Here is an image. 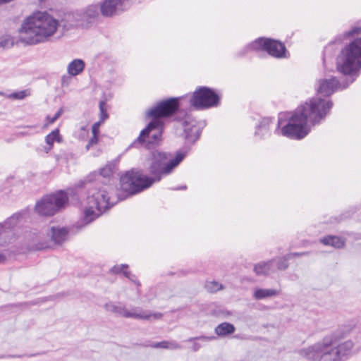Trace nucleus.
I'll list each match as a JSON object with an SVG mask.
<instances>
[{
  "label": "nucleus",
  "instance_id": "nucleus-1",
  "mask_svg": "<svg viewBox=\"0 0 361 361\" xmlns=\"http://www.w3.org/2000/svg\"><path fill=\"white\" fill-rule=\"evenodd\" d=\"M332 106L333 103L329 99L313 97L293 113L279 114L275 133L292 139H302L310 130L307 122L312 126L319 123L329 114Z\"/></svg>",
  "mask_w": 361,
  "mask_h": 361
},
{
  "label": "nucleus",
  "instance_id": "nucleus-2",
  "mask_svg": "<svg viewBox=\"0 0 361 361\" xmlns=\"http://www.w3.org/2000/svg\"><path fill=\"white\" fill-rule=\"evenodd\" d=\"M80 25L78 13H67L59 21L47 11H37L26 18L19 30L20 40L33 45L49 40L58 29L66 31Z\"/></svg>",
  "mask_w": 361,
  "mask_h": 361
},
{
  "label": "nucleus",
  "instance_id": "nucleus-3",
  "mask_svg": "<svg viewBox=\"0 0 361 361\" xmlns=\"http://www.w3.org/2000/svg\"><path fill=\"white\" fill-rule=\"evenodd\" d=\"M185 157V153L178 152L174 158L169 159L167 154L154 151L151 155L149 172L154 176L149 178L140 171L132 170L121 177V188L129 195H133L150 187L159 181L162 176L170 174Z\"/></svg>",
  "mask_w": 361,
  "mask_h": 361
},
{
  "label": "nucleus",
  "instance_id": "nucleus-4",
  "mask_svg": "<svg viewBox=\"0 0 361 361\" xmlns=\"http://www.w3.org/2000/svg\"><path fill=\"white\" fill-rule=\"evenodd\" d=\"M178 107L177 98L169 99L159 103L149 110L147 115L152 118L151 122L143 129L139 136L130 144V147H144L150 149L161 141L164 123L162 118L173 114Z\"/></svg>",
  "mask_w": 361,
  "mask_h": 361
},
{
  "label": "nucleus",
  "instance_id": "nucleus-5",
  "mask_svg": "<svg viewBox=\"0 0 361 361\" xmlns=\"http://www.w3.org/2000/svg\"><path fill=\"white\" fill-rule=\"evenodd\" d=\"M361 32L360 27H355L346 33L348 37L356 38L345 46L336 59V69L340 73L349 76L353 82L358 76L361 68Z\"/></svg>",
  "mask_w": 361,
  "mask_h": 361
},
{
  "label": "nucleus",
  "instance_id": "nucleus-6",
  "mask_svg": "<svg viewBox=\"0 0 361 361\" xmlns=\"http://www.w3.org/2000/svg\"><path fill=\"white\" fill-rule=\"evenodd\" d=\"M87 196V204L89 207L85 210L84 221L85 224L92 222L94 219L99 216L109 207H112L116 201L109 196V186L104 185L102 187L91 188Z\"/></svg>",
  "mask_w": 361,
  "mask_h": 361
},
{
  "label": "nucleus",
  "instance_id": "nucleus-7",
  "mask_svg": "<svg viewBox=\"0 0 361 361\" xmlns=\"http://www.w3.org/2000/svg\"><path fill=\"white\" fill-rule=\"evenodd\" d=\"M334 341L335 338L333 335L326 336L322 343H317L307 348L302 349L300 354L308 360L338 361L341 357L339 349L333 346Z\"/></svg>",
  "mask_w": 361,
  "mask_h": 361
},
{
  "label": "nucleus",
  "instance_id": "nucleus-8",
  "mask_svg": "<svg viewBox=\"0 0 361 361\" xmlns=\"http://www.w3.org/2000/svg\"><path fill=\"white\" fill-rule=\"evenodd\" d=\"M68 233L66 227H49L44 233H39L32 238V248L39 250L61 245L68 240Z\"/></svg>",
  "mask_w": 361,
  "mask_h": 361
},
{
  "label": "nucleus",
  "instance_id": "nucleus-9",
  "mask_svg": "<svg viewBox=\"0 0 361 361\" xmlns=\"http://www.w3.org/2000/svg\"><path fill=\"white\" fill-rule=\"evenodd\" d=\"M70 190H60L43 197L35 205V211L40 216H53L68 204Z\"/></svg>",
  "mask_w": 361,
  "mask_h": 361
},
{
  "label": "nucleus",
  "instance_id": "nucleus-10",
  "mask_svg": "<svg viewBox=\"0 0 361 361\" xmlns=\"http://www.w3.org/2000/svg\"><path fill=\"white\" fill-rule=\"evenodd\" d=\"M106 311L116 314L125 318H132L139 320L153 321L160 319L163 314L160 312H152L145 310L140 307H133L128 309L125 305L107 302L104 305Z\"/></svg>",
  "mask_w": 361,
  "mask_h": 361
},
{
  "label": "nucleus",
  "instance_id": "nucleus-11",
  "mask_svg": "<svg viewBox=\"0 0 361 361\" xmlns=\"http://www.w3.org/2000/svg\"><path fill=\"white\" fill-rule=\"evenodd\" d=\"M265 50L268 54L276 58L286 57V49L280 42L267 38H258L247 45L243 50L242 55L249 51Z\"/></svg>",
  "mask_w": 361,
  "mask_h": 361
},
{
  "label": "nucleus",
  "instance_id": "nucleus-12",
  "mask_svg": "<svg viewBox=\"0 0 361 361\" xmlns=\"http://www.w3.org/2000/svg\"><path fill=\"white\" fill-rule=\"evenodd\" d=\"M219 100V96L214 90L207 87H200L193 92L190 103L196 109H205L217 106Z\"/></svg>",
  "mask_w": 361,
  "mask_h": 361
},
{
  "label": "nucleus",
  "instance_id": "nucleus-13",
  "mask_svg": "<svg viewBox=\"0 0 361 361\" xmlns=\"http://www.w3.org/2000/svg\"><path fill=\"white\" fill-rule=\"evenodd\" d=\"M130 0H103L100 3V12L104 17L112 18L128 10Z\"/></svg>",
  "mask_w": 361,
  "mask_h": 361
},
{
  "label": "nucleus",
  "instance_id": "nucleus-14",
  "mask_svg": "<svg viewBox=\"0 0 361 361\" xmlns=\"http://www.w3.org/2000/svg\"><path fill=\"white\" fill-rule=\"evenodd\" d=\"M185 137L190 142H195L201 134V130L204 126L202 121H197L191 117H186L183 123Z\"/></svg>",
  "mask_w": 361,
  "mask_h": 361
},
{
  "label": "nucleus",
  "instance_id": "nucleus-15",
  "mask_svg": "<svg viewBox=\"0 0 361 361\" xmlns=\"http://www.w3.org/2000/svg\"><path fill=\"white\" fill-rule=\"evenodd\" d=\"M346 85H342L335 77L321 79L318 81L317 91L324 96H330L341 88H345Z\"/></svg>",
  "mask_w": 361,
  "mask_h": 361
},
{
  "label": "nucleus",
  "instance_id": "nucleus-16",
  "mask_svg": "<svg viewBox=\"0 0 361 361\" xmlns=\"http://www.w3.org/2000/svg\"><path fill=\"white\" fill-rule=\"evenodd\" d=\"M100 4H91L85 9L78 13L80 21V25L90 23L97 20L100 15Z\"/></svg>",
  "mask_w": 361,
  "mask_h": 361
},
{
  "label": "nucleus",
  "instance_id": "nucleus-17",
  "mask_svg": "<svg viewBox=\"0 0 361 361\" xmlns=\"http://www.w3.org/2000/svg\"><path fill=\"white\" fill-rule=\"evenodd\" d=\"M253 270L258 276H268L276 271L274 260L260 262L254 266Z\"/></svg>",
  "mask_w": 361,
  "mask_h": 361
},
{
  "label": "nucleus",
  "instance_id": "nucleus-18",
  "mask_svg": "<svg viewBox=\"0 0 361 361\" xmlns=\"http://www.w3.org/2000/svg\"><path fill=\"white\" fill-rule=\"evenodd\" d=\"M85 66V62L82 59H74L68 65V73L70 75L76 76L83 71Z\"/></svg>",
  "mask_w": 361,
  "mask_h": 361
},
{
  "label": "nucleus",
  "instance_id": "nucleus-19",
  "mask_svg": "<svg viewBox=\"0 0 361 361\" xmlns=\"http://www.w3.org/2000/svg\"><path fill=\"white\" fill-rule=\"evenodd\" d=\"M272 123L270 118H264L261 120L259 124L257 126L255 135L259 137H264L269 133V127Z\"/></svg>",
  "mask_w": 361,
  "mask_h": 361
},
{
  "label": "nucleus",
  "instance_id": "nucleus-20",
  "mask_svg": "<svg viewBox=\"0 0 361 361\" xmlns=\"http://www.w3.org/2000/svg\"><path fill=\"white\" fill-rule=\"evenodd\" d=\"M320 242L324 245L331 246L334 248H341L344 246L345 241L336 235H328L320 239Z\"/></svg>",
  "mask_w": 361,
  "mask_h": 361
},
{
  "label": "nucleus",
  "instance_id": "nucleus-21",
  "mask_svg": "<svg viewBox=\"0 0 361 361\" xmlns=\"http://www.w3.org/2000/svg\"><path fill=\"white\" fill-rule=\"evenodd\" d=\"M215 333L219 336H225L235 332V326L228 322H223L215 328Z\"/></svg>",
  "mask_w": 361,
  "mask_h": 361
},
{
  "label": "nucleus",
  "instance_id": "nucleus-22",
  "mask_svg": "<svg viewBox=\"0 0 361 361\" xmlns=\"http://www.w3.org/2000/svg\"><path fill=\"white\" fill-rule=\"evenodd\" d=\"M105 102H99V110H100V121L96 122L92 128V135H98L99 133V127L101 124L108 118V114L104 108Z\"/></svg>",
  "mask_w": 361,
  "mask_h": 361
},
{
  "label": "nucleus",
  "instance_id": "nucleus-23",
  "mask_svg": "<svg viewBox=\"0 0 361 361\" xmlns=\"http://www.w3.org/2000/svg\"><path fill=\"white\" fill-rule=\"evenodd\" d=\"M279 292L274 289L258 288L254 292V298L257 300H262L267 298L276 296Z\"/></svg>",
  "mask_w": 361,
  "mask_h": 361
},
{
  "label": "nucleus",
  "instance_id": "nucleus-24",
  "mask_svg": "<svg viewBox=\"0 0 361 361\" xmlns=\"http://www.w3.org/2000/svg\"><path fill=\"white\" fill-rule=\"evenodd\" d=\"M214 339H215L214 336H199V337L190 338L187 340V341L192 343L191 349L194 352H195V351H197L202 347V344L200 343V341L206 343V342L211 341Z\"/></svg>",
  "mask_w": 361,
  "mask_h": 361
},
{
  "label": "nucleus",
  "instance_id": "nucleus-25",
  "mask_svg": "<svg viewBox=\"0 0 361 361\" xmlns=\"http://www.w3.org/2000/svg\"><path fill=\"white\" fill-rule=\"evenodd\" d=\"M19 216L18 214H13L3 223L0 224V231L1 233L6 232L7 230H10L16 226L19 221Z\"/></svg>",
  "mask_w": 361,
  "mask_h": 361
},
{
  "label": "nucleus",
  "instance_id": "nucleus-26",
  "mask_svg": "<svg viewBox=\"0 0 361 361\" xmlns=\"http://www.w3.org/2000/svg\"><path fill=\"white\" fill-rule=\"evenodd\" d=\"M45 142L49 145L48 148H46V152H49V150L51 149L53 144L54 142H61V137L59 135V130L56 129L51 132L45 137Z\"/></svg>",
  "mask_w": 361,
  "mask_h": 361
},
{
  "label": "nucleus",
  "instance_id": "nucleus-27",
  "mask_svg": "<svg viewBox=\"0 0 361 361\" xmlns=\"http://www.w3.org/2000/svg\"><path fill=\"white\" fill-rule=\"evenodd\" d=\"M152 347L154 348H164L169 350H176L181 348V346L175 341H163L153 343Z\"/></svg>",
  "mask_w": 361,
  "mask_h": 361
},
{
  "label": "nucleus",
  "instance_id": "nucleus-28",
  "mask_svg": "<svg viewBox=\"0 0 361 361\" xmlns=\"http://www.w3.org/2000/svg\"><path fill=\"white\" fill-rule=\"evenodd\" d=\"M30 95L29 90H21L5 95V97L11 99L21 100Z\"/></svg>",
  "mask_w": 361,
  "mask_h": 361
},
{
  "label": "nucleus",
  "instance_id": "nucleus-29",
  "mask_svg": "<svg viewBox=\"0 0 361 361\" xmlns=\"http://www.w3.org/2000/svg\"><path fill=\"white\" fill-rule=\"evenodd\" d=\"M289 258H288V256H285L282 258L279 259H274V267L276 268V270H285L288 267V260Z\"/></svg>",
  "mask_w": 361,
  "mask_h": 361
},
{
  "label": "nucleus",
  "instance_id": "nucleus-30",
  "mask_svg": "<svg viewBox=\"0 0 361 361\" xmlns=\"http://www.w3.org/2000/svg\"><path fill=\"white\" fill-rule=\"evenodd\" d=\"M353 343L352 341H348L343 343H341L336 347V349H339L341 357L347 354V353L352 349Z\"/></svg>",
  "mask_w": 361,
  "mask_h": 361
},
{
  "label": "nucleus",
  "instance_id": "nucleus-31",
  "mask_svg": "<svg viewBox=\"0 0 361 361\" xmlns=\"http://www.w3.org/2000/svg\"><path fill=\"white\" fill-rule=\"evenodd\" d=\"M206 289L211 293L216 292L223 288V286L221 283L217 281H207L205 284Z\"/></svg>",
  "mask_w": 361,
  "mask_h": 361
},
{
  "label": "nucleus",
  "instance_id": "nucleus-32",
  "mask_svg": "<svg viewBox=\"0 0 361 361\" xmlns=\"http://www.w3.org/2000/svg\"><path fill=\"white\" fill-rule=\"evenodd\" d=\"M113 173V170L111 166H105L104 168L100 169L99 173L97 175V179L100 177L109 178Z\"/></svg>",
  "mask_w": 361,
  "mask_h": 361
},
{
  "label": "nucleus",
  "instance_id": "nucleus-33",
  "mask_svg": "<svg viewBox=\"0 0 361 361\" xmlns=\"http://www.w3.org/2000/svg\"><path fill=\"white\" fill-rule=\"evenodd\" d=\"M128 267L126 264H121V265H116L114 267L111 268V271L113 273L118 274L120 272H123V274L128 279H130V272L125 271L124 269Z\"/></svg>",
  "mask_w": 361,
  "mask_h": 361
},
{
  "label": "nucleus",
  "instance_id": "nucleus-34",
  "mask_svg": "<svg viewBox=\"0 0 361 361\" xmlns=\"http://www.w3.org/2000/svg\"><path fill=\"white\" fill-rule=\"evenodd\" d=\"M63 110L62 108L59 109L58 111L55 114V115L52 117L47 116V124H51L54 123L63 114Z\"/></svg>",
  "mask_w": 361,
  "mask_h": 361
},
{
  "label": "nucleus",
  "instance_id": "nucleus-35",
  "mask_svg": "<svg viewBox=\"0 0 361 361\" xmlns=\"http://www.w3.org/2000/svg\"><path fill=\"white\" fill-rule=\"evenodd\" d=\"M73 75H64L61 78V85L62 87H68L71 83Z\"/></svg>",
  "mask_w": 361,
  "mask_h": 361
},
{
  "label": "nucleus",
  "instance_id": "nucleus-36",
  "mask_svg": "<svg viewBox=\"0 0 361 361\" xmlns=\"http://www.w3.org/2000/svg\"><path fill=\"white\" fill-rule=\"evenodd\" d=\"M98 135H92V137L89 140L87 145H86V149L88 150L90 147L97 143L98 141Z\"/></svg>",
  "mask_w": 361,
  "mask_h": 361
},
{
  "label": "nucleus",
  "instance_id": "nucleus-37",
  "mask_svg": "<svg viewBox=\"0 0 361 361\" xmlns=\"http://www.w3.org/2000/svg\"><path fill=\"white\" fill-rule=\"evenodd\" d=\"M307 254H308V252H293V253H290V254L287 255V256H288V258H289V259H290L295 257H301L303 255H306Z\"/></svg>",
  "mask_w": 361,
  "mask_h": 361
},
{
  "label": "nucleus",
  "instance_id": "nucleus-38",
  "mask_svg": "<svg viewBox=\"0 0 361 361\" xmlns=\"http://www.w3.org/2000/svg\"><path fill=\"white\" fill-rule=\"evenodd\" d=\"M8 41L5 37H4V36L0 37V47H6L8 44Z\"/></svg>",
  "mask_w": 361,
  "mask_h": 361
},
{
  "label": "nucleus",
  "instance_id": "nucleus-39",
  "mask_svg": "<svg viewBox=\"0 0 361 361\" xmlns=\"http://www.w3.org/2000/svg\"><path fill=\"white\" fill-rule=\"evenodd\" d=\"M90 183L87 182V180H82L78 184V187L82 188L87 187V185H90Z\"/></svg>",
  "mask_w": 361,
  "mask_h": 361
},
{
  "label": "nucleus",
  "instance_id": "nucleus-40",
  "mask_svg": "<svg viewBox=\"0 0 361 361\" xmlns=\"http://www.w3.org/2000/svg\"><path fill=\"white\" fill-rule=\"evenodd\" d=\"M81 131H82L84 133H87L88 129L86 126H82L80 128Z\"/></svg>",
  "mask_w": 361,
  "mask_h": 361
},
{
  "label": "nucleus",
  "instance_id": "nucleus-41",
  "mask_svg": "<svg viewBox=\"0 0 361 361\" xmlns=\"http://www.w3.org/2000/svg\"><path fill=\"white\" fill-rule=\"evenodd\" d=\"M6 257L4 255L0 254V262H2L5 260Z\"/></svg>",
  "mask_w": 361,
  "mask_h": 361
},
{
  "label": "nucleus",
  "instance_id": "nucleus-42",
  "mask_svg": "<svg viewBox=\"0 0 361 361\" xmlns=\"http://www.w3.org/2000/svg\"><path fill=\"white\" fill-rule=\"evenodd\" d=\"M0 95L5 97V95H6V94H5L3 92H0Z\"/></svg>",
  "mask_w": 361,
  "mask_h": 361
},
{
  "label": "nucleus",
  "instance_id": "nucleus-43",
  "mask_svg": "<svg viewBox=\"0 0 361 361\" xmlns=\"http://www.w3.org/2000/svg\"><path fill=\"white\" fill-rule=\"evenodd\" d=\"M179 189L185 190V189H186V186L185 185V186H182Z\"/></svg>",
  "mask_w": 361,
  "mask_h": 361
},
{
  "label": "nucleus",
  "instance_id": "nucleus-44",
  "mask_svg": "<svg viewBox=\"0 0 361 361\" xmlns=\"http://www.w3.org/2000/svg\"><path fill=\"white\" fill-rule=\"evenodd\" d=\"M1 233V232L0 231V234Z\"/></svg>",
  "mask_w": 361,
  "mask_h": 361
}]
</instances>
